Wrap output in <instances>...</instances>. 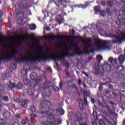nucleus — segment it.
<instances>
[{
    "label": "nucleus",
    "instance_id": "obj_1",
    "mask_svg": "<svg viewBox=\"0 0 125 125\" xmlns=\"http://www.w3.org/2000/svg\"><path fill=\"white\" fill-rule=\"evenodd\" d=\"M49 48H47L43 51L42 48L37 49L30 53L24 56L21 59V61H36V60H43L46 56H48Z\"/></svg>",
    "mask_w": 125,
    "mask_h": 125
},
{
    "label": "nucleus",
    "instance_id": "obj_2",
    "mask_svg": "<svg viewBox=\"0 0 125 125\" xmlns=\"http://www.w3.org/2000/svg\"><path fill=\"white\" fill-rule=\"evenodd\" d=\"M111 41H105L100 39L95 40V43L97 48L98 50H105V49H109V43Z\"/></svg>",
    "mask_w": 125,
    "mask_h": 125
},
{
    "label": "nucleus",
    "instance_id": "obj_3",
    "mask_svg": "<svg viewBox=\"0 0 125 125\" xmlns=\"http://www.w3.org/2000/svg\"><path fill=\"white\" fill-rule=\"evenodd\" d=\"M69 53V48L67 46H65L63 48L61 49L59 51L58 55L57 56H54L52 57L53 59L55 60V59H64L65 56H68Z\"/></svg>",
    "mask_w": 125,
    "mask_h": 125
},
{
    "label": "nucleus",
    "instance_id": "obj_4",
    "mask_svg": "<svg viewBox=\"0 0 125 125\" xmlns=\"http://www.w3.org/2000/svg\"><path fill=\"white\" fill-rule=\"evenodd\" d=\"M12 49L9 52V57H15V55L17 54V50L15 48L14 46V43H13V40H12V42L10 44Z\"/></svg>",
    "mask_w": 125,
    "mask_h": 125
},
{
    "label": "nucleus",
    "instance_id": "obj_5",
    "mask_svg": "<svg viewBox=\"0 0 125 125\" xmlns=\"http://www.w3.org/2000/svg\"><path fill=\"white\" fill-rule=\"evenodd\" d=\"M71 49H73V51L76 54H81V48L78 45V43H73L70 45Z\"/></svg>",
    "mask_w": 125,
    "mask_h": 125
},
{
    "label": "nucleus",
    "instance_id": "obj_6",
    "mask_svg": "<svg viewBox=\"0 0 125 125\" xmlns=\"http://www.w3.org/2000/svg\"><path fill=\"white\" fill-rule=\"evenodd\" d=\"M41 106L42 108H44V109H48L49 108H51V104L47 100H44L42 102Z\"/></svg>",
    "mask_w": 125,
    "mask_h": 125
},
{
    "label": "nucleus",
    "instance_id": "obj_7",
    "mask_svg": "<svg viewBox=\"0 0 125 125\" xmlns=\"http://www.w3.org/2000/svg\"><path fill=\"white\" fill-rule=\"evenodd\" d=\"M106 110H108V113L110 114V115H114V112L110 110V106L108 105L103 106V109L102 110V113L105 114H107V111H105V110H106Z\"/></svg>",
    "mask_w": 125,
    "mask_h": 125
},
{
    "label": "nucleus",
    "instance_id": "obj_8",
    "mask_svg": "<svg viewBox=\"0 0 125 125\" xmlns=\"http://www.w3.org/2000/svg\"><path fill=\"white\" fill-rule=\"evenodd\" d=\"M89 42H90V40H89L88 41H84L83 42V50L84 51H86L87 50V48L88 47H91V45L89 44Z\"/></svg>",
    "mask_w": 125,
    "mask_h": 125
},
{
    "label": "nucleus",
    "instance_id": "obj_9",
    "mask_svg": "<svg viewBox=\"0 0 125 125\" xmlns=\"http://www.w3.org/2000/svg\"><path fill=\"white\" fill-rule=\"evenodd\" d=\"M111 70V66L108 64H105L103 67V71H110Z\"/></svg>",
    "mask_w": 125,
    "mask_h": 125
},
{
    "label": "nucleus",
    "instance_id": "obj_10",
    "mask_svg": "<svg viewBox=\"0 0 125 125\" xmlns=\"http://www.w3.org/2000/svg\"><path fill=\"white\" fill-rule=\"evenodd\" d=\"M125 60V55H121L119 57V61L120 64H123Z\"/></svg>",
    "mask_w": 125,
    "mask_h": 125
},
{
    "label": "nucleus",
    "instance_id": "obj_11",
    "mask_svg": "<svg viewBox=\"0 0 125 125\" xmlns=\"http://www.w3.org/2000/svg\"><path fill=\"white\" fill-rule=\"evenodd\" d=\"M47 39H49V40H55V39H57L58 41H60V40L61 39V37L60 36H48Z\"/></svg>",
    "mask_w": 125,
    "mask_h": 125
},
{
    "label": "nucleus",
    "instance_id": "obj_12",
    "mask_svg": "<svg viewBox=\"0 0 125 125\" xmlns=\"http://www.w3.org/2000/svg\"><path fill=\"white\" fill-rule=\"evenodd\" d=\"M95 73L96 75H101V76H103V71L100 69V68L98 67L95 70Z\"/></svg>",
    "mask_w": 125,
    "mask_h": 125
},
{
    "label": "nucleus",
    "instance_id": "obj_13",
    "mask_svg": "<svg viewBox=\"0 0 125 125\" xmlns=\"http://www.w3.org/2000/svg\"><path fill=\"white\" fill-rule=\"evenodd\" d=\"M55 113H56L55 114V115H57L58 113H59L61 115H64V113H65V111L62 109H57L56 111H55Z\"/></svg>",
    "mask_w": 125,
    "mask_h": 125
},
{
    "label": "nucleus",
    "instance_id": "obj_14",
    "mask_svg": "<svg viewBox=\"0 0 125 125\" xmlns=\"http://www.w3.org/2000/svg\"><path fill=\"white\" fill-rule=\"evenodd\" d=\"M88 95V92L86 91H84V102L85 105H87V100H86V97Z\"/></svg>",
    "mask_w": 125,
    "mask_h": 125
},
{
    "label": "nucleus",
    "instance_id": "obj_15",
    "mask_svg": "<svg viewBox=\"0 0 125 125\" xmlns=\"http://www.w3.org/2000/svg\"><path fill=\"white\" fill-rule=\"evenodd\" d=\"M15 84L12 83L11 82H9L8 83V87L9 89H12L13 87H15Z\"/></svg>",
    "mask_w": 125,
    "mask_h": 125
},
{
    "label": "nucleus",
    "instance_id": "obj_16",
    "mask_svg": "<svg viewBox=\"0 0 125 125\" xmlns=\"http://www.w3.org/2000/svg\"><path fill=\"white\" fill-rule=\"evenodd\" d=\"M108 61L110 63H111V64H112V63H113V62L115 64H116L117 63V59L114 60V58H113L112 57H110L108 59Z\"/></svg>",
    "mask_w": 125,
    "mask_h": 125
},
{
    "label": "nucleus",
    "instance_id": "obj_17",
    "mask_svg": "<svg viewBox=\"0 0 125 125\" xmlns=\"http://www.w3.org/2000/svg\"><path fill=\"white\" fill-rule=\"evenodd\" d=\"M3 116L4 118H9L11 116V114L9 112H6L3 114Z\"/></svg>",
    "mask_w": 125,
    "mask_h": 125
},
{
    "label": "nucleus",
    "instance_id": "obj_18",
    "mask_svg": "<svg viewBox=\"0 0 125 125\" xmlns=\"http://www.w3.org/2000/svg\"><path fill=\"white\" fill-rule=\"evenodd\" d=\"M104 82H105L106 84H107V83H112V79H110L109 78H106L104 80Z\"/></svg>",
    "mask_w": 125,
    "mask_h": 125
},
{
    "label": "nucleus",
    "instance_id": "obj_19",
    "mask_svg": "<svg viewBox=\"0 0 125 125\" xmlns=\"http://www.w3.org/2000/svg\"><path fill=\"white\" fill-rule=\"evenodd\" d=\"M36 84H37V81H32L30 83V85L32 87H34V86H35Z\"/></svg>",
    "mask_w": 125,
    "mask_h": 125
},
{
    "label": "nucleus",
    "instance_id": "obj_20",
    "mask_svg": "<svg viewBox=\"0 0 125 125\" xmlns=\"http://www.w3.org/2000/svg\"><path fill=\"white\" fill-rule=\"evenodd\" d=\"M27 103H28V101H27V100H24V101H23L22 102V105H21V107H22V108H24L25 106H26V105H27Z\"/></svg>",
    "mask_w": 125,
    "mask_h": 125
},
{
    "label": "nucleus",
    "instance_id": "obj_21",
    "mask_svg": "<svg viewBox=\"0 0 125 125\" xmlns=\"http://www.w3.org/2000/svg\"><path fill=\"white\" fill-rule=\"evenodd\" d=\"M96 12H99L101 10V8L99 6H95L94 8Z\"/></svg>",
    "mask_w": 125,
    "mask_h": 125
},
{
    "label": "nucleus",
    "instance_id": "obj_22",
    "mask_svg": "<svg viewBox=\"0 0 125 125\" xmlns=\"http://www.w3.org/2000/svg\"><path fill=\"white\" fill-rule=\"evenodd\" d=\"M47 87H48V84L46 83H44L42 85V88L44 90V89H45V88H47Z\"/></svg>",
    "mask_w": 125,
    "mask_h": 125
},
{
    "label": "nucleus",
    "instance_id": "obj_23",
    "mask_svg": "<svg viewBox=\"0 0 125 125\" xmlns=\"http://www.w3.org/2000/svg\"><path fill=\"white\" fill-rule=\"evenodd\" d=\"M31 80H35L36 79V74L34 73H31L30 75Z\"/></svg>",
    "mask_w": 125,
    "mask_h": 125
},
{
    "label": "nucleus",
    "instance_id": "obj_24",
    "mask_svg": "<svg viewBox=\"0 0 125 125\" xmlns=\"http://www.w3.org/2000/svg\"><path fill=\"white\" fill-rule=\"evenodd\" d=\"M30 27L31 30H32V31H34V30H36L37 26H36V25L33 24L30 25Z\"/></svg>",
    "mask_w": 125,
    "mask_h": 125
},
{
    "label": "nucleus",
    "instance_id": "obj_25",
    "mask_svg": "<svg viewBox=\"0 0 125 125\" xmlns=\"http://www.w3.org/2000/svg\"><path fill=\"white\" fill-rule=\"evenodd\" d=\"M21 73L22 76H26V75L28 74V71H27V70H23L22 71H21Z\"/></svg>",
    "mask_w": 125,
    "mask_h": 125
},
{
    "label": "nucleus",
    "instance_id": "obj_26",
    "mask_svg": "<svg viewBox=\"0 0 125 125\" xmlns=\"http://www.w3.org/2000/svg\"><path fill=\"white\" fill-rule=\"evenodd\" d=\"M89 3V2H87L85 3V4L84 5H81V7H82V8H85V7H87Z\"/></svg>",
    "mask_w": 125,
    "mask_h": 125
},
{
    "label": "nucleus",
    "instance_id": "obj_27",
    "mask_svg": "<svg viewBox=\"0 0 125 125\" xmlns=\"http://www.w3.org/2000/svg\"><path fill=\"white\" fill-rule=\"evenodd\" d=\"M28 93L29 95H31V96L34 95V92H33V90H32L31 89H30L29 90H28Z\"/></svg>",
    "mask_w": 125,
    "mask_h": 125
},
{
    "label": "nucleus",
    "instance_id": "obj_28",
    "mask_svg": "<svg viewBox=\"0 0 125 125\" xmlns=\"http://www.w3.org/2000/svg\"><path fill=\"white\" fill-rule=\"evenodd\" d=\"M2 100L5 102H7L8 101V97L5 96L2 98Z\"/></svg>",
    "mask_w": 125,
    "mask_h": 125
},
{
    "label": "nucleus",
    "instance_id": "obj_29",
    "mask_svg": "<svg viewBox=\"0 0 125 125\" xmlns=\"http://www.w3.org/2000/svg\"><path fill=\"white\" fill-rule=\"evenodd\" d=\"M100 15H101V16L103 17H104V16L106 15V12L104 11H102L100 12Z\"/></svg>",
    "mask_w": 125,
    "mask_h": 125
},
{
    "label": "nucleus",
    "instance_id": "obj_30",
    "mask_svg": "<svg viewBox=\"0 0 125 125\" xmlns=\"http://www.w3.org/2000/svg\"><path fill=\"white\" fill-rule=\"evenodd\" d=\"M30 110L32 112H36V107L35 106H32L30 107Z\"/></svg>",
    "mask_w": 125,
    "mask_h": 125
},
{
    "label": "nucleus",
    "instance_id": "obj_31",
    "mask_svg": "<svg viewBox=\"0 0 125 125\" xmlns=\"http://www.w3.org/2000/svg\"><path fill=\"white\" fill-rule=\"evenodd\" d=\"M17 87L18 88V89H21V88H22V84H21L20 83H18L17 85Z\"/></svg>",
    "mask_w": 125,
    "mask_h": 125
},
{
    "label": "nucleus",
    "instance_id": "obj_32",
    "mask_svg": "<svg viewBox=\"0 0 125 125\" xmlns=\"http://www.w3.org/2000/svg\"><path fill=\"white\" fill-rule=\"evenodd\" d=\"M97 58L98 61H102V59H103V57L101 56H98Z\"/></svg>",
    "mask_w": 125,
    "mask_h": 125
},
{
    "label": "nucleus",
    "instance_id": "obj_33",
    "mask_svg": "<svg viewBox=\"0 0 125 125\" xmlns=\"http://www.w3.org/2000/svg\"><path fill=\"white\" fill-rule=\"evenodd\" d=\"M23 82H24L25 84H26V85L29 84V80H28V79H24L23 80Z\"/></svg>",
    "mask_w": 125,
    "mask_h": 125
},
{
    "label": "nucleus",
    "instance_id": "obj_34",
    "mask_svg": "<svg viewBox=\"0 0 125 125\" xmlns=\"http://www.w3.org/2000/svg\"><path fill=\"white\" fill-rule=\"evenodd\" d=\"M53 88L55 91H59V88L56 86H54Z\"/></svg>",
    "mask_w": 125,
    "mask_h": 125
},
{
    "label": "nucleus",
    "instance_id": "obj_35",
    "mask_svg": "<svg viewBox=\"0 0 125 125\" xmlns=\"http://www.w3.org/2000/svg\"><path fill=\"white\" fill-rule=\"evenodd\" d=\"M5 89V85H1V91H3Z\"/></svg>",
    "mask_w": 125,
    "mask_h": 125
},
{
    "label": "nucleus",
    "instance_id": "obj_36",
    "mask_svg": "<svg viewBox=\"0 0 125 125\" xmlns=\"http://www.w3.org/2000/svg\"><path fill=\"white\" fill-rule=\"evenodd\" d=\"M99 123L100 125H105V123L103 122V120H100Z\"/></svg>",
    "mask_w": 125,
    "mask_h": 125
},
{
    "label": "nucleus",
    "instance_id": "obj_37",
    "mask_svg": "<svg viewBox=\"0 0 125 125\" xmlns=\"http://www.w3.org/2000/svg\"><path fill=\"white\" fill-rule=\"evenodd\" d=\"M107 5H108V6H112V5H114V4L112 1H108L107 3Z\"/></svg>",
    "mask_w": 125,
    "mask_h": 125
},
{
    "label": "nucleus",
    "instance_id": "obj_38",
    "mask_svg": "<svg viewBox=\"0 0 125 125\" xmlns=\"http://www.w3.org/2000/svg\"><path fill=\"white\" fill-rule=\"evenodd\" d=\"M30 116L31 119H35V118H37V115H36V114H31Z\"/></svg>",
    "mask_w": 125,
    "mask_h": 125
},
{
    "label": "nucleus",
    "instance_id": "obj_39",
    "mask_svg": "<svg viewBox=\"0 0 125 125\" xmlns=\"http://www.w3.org/2000/svg\"><path fill=\"white\" fill-rule=\"evenodd\" d=\"M44 94L46 96H48V97H49L50 96L51 94H50V93L49 92V93H47V92H44Z\"/></svg>",
    "mask_w": 125,
    "mask_h": 125
},
{
    "label": "nucleus",
    "instance_id": "obj_40",
    "mask_svg": "<svg viewBox=\"0 0 125 125\" xmlns=\"http://www.w3.org/2000/svg\"><path fill=\"white\" fill-rule=\"evenodd\" d=\"M21 124L23 125H26L27 124V122H26V121H25V120H22L21 121Z\"/></svg>",
    "mask_w": 125,
    "mask_h": 125
},
{
    "label": "nucleus",
    "instance_id": "obj_41",
    "mask_svg": "<svg viewBox=\"0 0 125 125\" xmlns=\"http://www.w3.org/2000/svg\"><path fill=\"white\" fill-rule=\"evenodd\" d=\"M28 124L29 125H34V123H33V121H32V120H29L28 121Z\"/></svg>",
    "mask_w": 125,
    "mask_h": 125
},
{
    "label": "nucleus",
    "instance_id": "obj_42",
    "mask_svg": "<svg viewBox=\"0 0 125 125\" xmlns=\"http://www.w3.org/2000/svg\"><path fill=\"white\" fill-rule=\"evenodd\" d=\"M121 86H122V88H125V84L124 83H121Z\"/></svg>",
    "mask_w": 125,
    "mask_h": 125
},
{
    "label": "nucleus",
    "instance_id": "obj_43",
    "mask_svg": "<svg viewBox=\"0 0 125 125\" xmlns=\"http://www.w3.org/2000/svg\"><path fill=\"white\" fill-rule=\"evenodd\" d=\"M107 12L109 15H111L112 14L111 12L110 11V9H107Z\"/></svg>",
    "mask_w": 125,
    "mask_h": 125
},
{
    "label": "nucleus",
    "instance_id": "obj_44",
    "mask_svg": "<svg viewBox=\"0 0 125 125\" xmlns=\"http://www.w3.org/2000/svg\"><path fill=\"white\" fill-rule=\"evenodd\" d=\"M80 115H81V113H80V112L77 113L76 115V118H80Z\"/></svg>",
    "mask_w": 125,
    "mask_h": 125
},
{
    "label": "nucleus",
    "instance_id": "obj_45",
    "mask_svg": "<svg viewBox=\"0 0 125 125\" xmlns=\"http://www.w3.org/2000/svg\"><path fill=\"white\" fill-rule=\"evenodd\" d=\"M72 87H73V88H77V86L75 84H72Z\"/></svg>",
    "mask_w": 125,
    "mask_h": 125
},
{
    "label": "nucleus",
    "instance_id": "obj_46",
    "mask_svg": "<svg viewBox=\"0 0 125 125\" xmlns=\"http://www.w3.org/2000/svg\"><path fill=\"white\" fill-rule=\"evenodd\" d=\"M81 83H82V80H81V79H79L78 80V84L80 85L81 84Z\"/></svg>",
    "mask_w": 125,
    "mask_h": 125
},
{
    "label": "nucleus",
    "instance_id": "obj_47",
    "mask_svg": "<svg viewBox=\"0 0 125 125\" xmlns=\"http://www.w3.org/2000/svg\"><path fill=\"white\" fill-rule=\"evenodd\" d=\"M108 86H109V88H111V89L113 88V85H112V84H109Z\"/></svg>",
    "mask_w": 125,
    "mask_h": 125
},
{
    "label": "nucleus",
    "instance_id": "obj_48",
    "mask_svg": "<svg viewBox=\"0 0 125 125\" xmlns=\"http://www.w3.org/2000/svg\"><path fill=\"white\" fill-rule=\"evenodd\" d=\"M16 118H20V117H21V115L20 114H18L16 116Z\"/></svg>",
    "mask_w": 125,
    "mask_h": 125
},
{
    "label": "nucleus",
    "instance_id": "obj_49",
    "mask_svg": "<svg viewBox=\"0 0 125 125\" xmlns=\"http://www.w3.org/2000/svg\"><path fill=\"white\" fill-rule=\"evenodd\" d=\"M62 83H60V87H61V88H62Z\"/></svg>",
    "mask_w": 125,
    "mask_h": 125
},
{
    "label": "nucleus",
    "instance_id": "obj_50",
    "mask_svg": "<svg viewBox=\"0 0 125 125\" xmlns=\"http://www.w3.org/2000/svg\"><path fill=\"white\" fill-rule=\"evenodd\" d=\"M91 102H92V103H94V99H91Z\"/></svg>",
    "mask_w": 125,
    "mask_h": 125
},
{
    "label": "nucleus",
    "instance_id": "obj_51",
    "mask_svg": "<svg viewBox=\"0 0 125 125\" xmlns=\"http://www.w3.org/2000/svg\"><path fill=\"white\" fill-rule=\"evenodd\" d=\"M15 101H17L18 102H20V99H18V100H15Z\"/></svg>",
    "mask_w": 125,
    "mask_h": 125
},
{
    "label": "nucleus",
    "instance_id": "obj_52",
    "mask_svg": "<svg viewBox=\"0 0 125 125\" xmlns=\"http://www.w3.org/2000/svg\"><path fill=\"white\" fill-rule=\"evenodd\" d=\"M15 107V105L14 104H12V107L14 108Z\"/></svg>",
    "mask_w": 125,
    "mask_h": 125
},
{
    "label": "nucleus",
    "instance_id": "obj_53",
    "mask_svg": "<svg viewBox=\"0 0 125 125\" xmlns=\"http://www.w3.org/2000/svg\"><path fill=\"white\" fill-rule=\"evenodd\" d=\"M46 30H47V31H49V27H47Z\"/></svg>",
    "mask_w": 125,
    "mask_h": 125
},
{
    "label": "nucleus",
    "instance_id": "obj_54",
    "mask_svg": "<svg viewBox=\"0 0 125 125\" xmlns=\"http://www.w3.org/2000/svg\"><path fill=\"white\" fill-rule=\"evenodd\" d=\"M105 2H102V4H103V5H105Z\"/></svg>",
    "mask_w": 125,
    "mask_h": 125
},
{
    "label": "nucleus",
    "instance_id": "obj_55",
    "mask_svg": "<svg viewBox=\"0 0 125 125\" xmlns=\"http://www.w3.org/2000/svg\"><path fill=\"white\" fill-rule=\"evenodd\" d=\"M101 88H102V86H100V87H99V90H100V89Z\"/></svg>",
    "mask_w": 125,
    "mask_h": 125
},
{
    "label": "nucleus",
    "instance_id": "obj_56",
    "mask_svg": "<svg viewBox=\"0 0 125 125\" xmlns=\"http://www.w3.org/2000/svg\"><path fill=\"white\" fill-rule=\"evenodd\" d=\"M96 114V111H94V112H93V115H95Z\"/></svg>",
    "mask_w": 125,
    "mask_h": 125
},
{
    "label": "nucleus",
    "instance_id": "obj_57",
    "mask_svg": "<svg viewBox=\"0 0 125 125\" xmlns=\"http://www.w3.org/2000/svg\"><path fill=\"white\" fill-rule=\"evenodd\" d=\"M81 106H83V103H82V104H81V103H80V106H81Z\"/></svg>",
    "mask_w": 125,
    "mask_h": 125
},
{
    "label": "nucleus",
    "instance_id": "obj_58",
    "mask_svg": "<svg viewBox=\"0 0 125 125\" xmlns=\"http://www.w3.org/2000/svg\"><path fill=\"white\" fill-rule=\"evenodd\" d=\"M23 40H26V37H23Z\"/></svg>",
    "mask_w": 125,
    "mask_h": 125
},
{
    "label": "nucleus",
    "instance_id": "obj_59",
    "mask_svg": "<svg viewBox=\"0 0 125 125\" xmlns=\"http://www.w3.org/2000/svg\"><path fill=\"white\" fill-rule=\"evenodd\" d=\"M84 87H86V85H83Z\"/></svg>",
    "mask_w": 125,
    "mask_h": 125
},
{
    "label": "nucleus",
    "instance_id": "obj_60",
    "mask_svg": "<svg viewBox=\"0 0 125 125\" xmlns=\"http://www.w3.org/2000/svg\"><path fill=\"white\" fill-rule=\"evenodd\" d=\"M93 125H96V123H94Z\"/></svg>",
    "mask_w": 125,
    "mask_h": 125
},
{
    "label": "nucleus",
    "instance_id": "obj_61",
    "mask_svg": "<svg viewBox=\"0 0 125 125\" xmlns=\"http://www.w3.org/2000/svg\"><path fill=\"white\" fill-rule=\"evenodd\" d=\"M118 24H121V22L117 23Z\"/></svg>",
    "mask_w": 125,
    "mask_h": 125
},
{
    "label": "nucleus",
    "instance_id": "obj_62",
    "mask_svg": "<svg viewBox=\"0 0 125 125\" xmlns=\"http://www.w3.org/2000/svg\"><path fill=\"white\" fill-rule=\"evenodd\" d=\"M1 38H1V37H0V39H1Z\"/></svg>",
    "mask_w": 125,
    "mask_h": 125
},
{
    "label": "nucleus",
    "instance_id": "obj_63",
    "mask_svg": "<svg viewBox=\"0 0 125 125\" xmlns=\"http://www.w3.org/2000/svg\"><path fill=\"white\" fill-rule=\"evenodd\" d=\"M67 76H69V75L68 74V73L67 74Z\"/></svg>",
    "mask_w": 125,
    "mask_h": 125
},
{
    "label": "nucleus",
    "instance_id": "obj_64",
    "mask_svg": "<svg viewBox=\"0 0 125 125\" xmlns=\"http://www.w3.org/2000/svg\"><path fill=\"white\" fill-rule=\"evenodd\" d=\"M0 60H1V58H0Z\"/></svg>",
    "mask_w": 125,
    "mask_h": 125
}]
</instances>
